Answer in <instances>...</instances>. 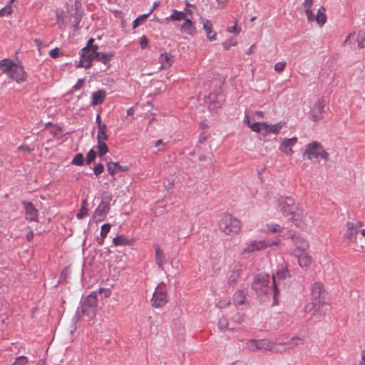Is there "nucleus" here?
I'll use <instances>...</instances> for the list:
<instances>
[{"instance_id":"39","label":"nucleus","mask_w":365,"mask_h":365,"mask_svg":"<svg viewBox=\"0 0 365 365\" xmlns=\"http://www.w3.org/2000/svg\"><path fill=\"white\" fill-rule=\"evenodd\" d=\"M268 230L273 233H281L283 232V228L277 224H267Z\"/></svg>"},{"instance_id":"44","label":"nucleus","mask_w":365,"mask_h":365,"mask_svg":"<svg viewBox=\"0 0 365 365\" xmlns=\"http://www.w3.org/2000/svg\"><path fill=\"white\" fill-rule=\"evenodd\" d=\"M28 363V359L24 356H21L15 359L12 365H25Z\"/></svg>"},{"instance_id":"23","label":"nucleus","mask_w":365,"mask_h":365,"mask_svg":"<svg viewBox=\"0 0 365 365\" xmlns=\"http://www.w3.org/2000/svg\"><path fill=\"white\" fill-rule=\"evenodd\" d=\"M347 230L345 232L344 237L349 241V243L357 244L356 237L359 232L356 228L353 227V222H348L346 223Z\"/></svg>"},{"instance_id":"31","label":"nucleus","mask_w":365,"mask_h":365,"mask_svg":"<svg viewBox=\"0 0 365 365\" xmlns=\"http://www.w3.org/2000/svg\"><path fill=\"white\" fill-rule=\"evenodd\" d=\"M170 19L173 21H180L182 20L185 21V19H187L186 15L184 12L179 11L176 9H173L172 11V13L170 16Z\"/></svg>"},{"instance_id":"7","label":"nucleus","mask_w":365,"mask_h":365,"mask_svg":"<svg viewBox=\"0 0 365 365\" xmlns=\"http://www.w3.org/2000/svg\"><path fill=\"white\" fill-rule=\"evenodd\" d=\"M303 158L311 160L312 158H322L327 160L328 154L325 152L322 145L317 142H312L306 145Z\"/></svg>"},{"instance_id":"22","label":"nucleus","mask_w":365,"mask_h":365,"mask_svg":"<svg viewBox=\"0 0 365 365\" xmlns=\"http://www.w3.org/2000/svg\"><path fill=\"white\" fill-rule=\"evenodd\" d=\"M158 61L160 64V69H167L172 66L174 61L173 56L167 52H164L160 55Z\"/></svg>"},{"instance_id":"2","label":"nucleus","mask_w":365,"mask_h":365,"mask_svg":"<svg viewBox=\"0 0 365 365\" xmlns=\"http://www.w3.org/2000/svg\"><path fill=\"white\" fill-rule=\"evenodd\" d=\"M0 70L18 83H23L26 80L24 68L9 58H4L0 61Z\"/></svg>"},{"instance_id":"21","label":"nucleus","mask_w":365,"mask_h":365,"mask_svg":"<svg viewBox=\"0 0 365 365\" xmlns=\"http://www.w3.org/2000/svg\"><path fill=\"white\" fill-rule=\"evenodd\" d=\"M180 31L182 34H185L189 36H194L197 34V29L193 22L187 19L182 24H181Z\"/></svg>"},{"instance_id":"42","label":"nucleus","mask_w":365,"mask_h":365,"mask_svg":"<svg viewBox=\"0 0 365 365\" xmlns=\"http://www.w3.org/2000/svg\"><path fill=\"white\" fill-rule=\"evenodd\" d=\"M286 66H287L286 61H279L274 64V68L276 72L281 73L284 70Z\"/></svg>"},{"instance_id":"33","label":"nucleus","mask_w":365,"mask_h":365,"mask_svg":"<svg viewBox=\"0 0 365 365\" xmlns=\"http://www.w3.org/2000/svg\"><path fill=\"white\" fill-rule=\"evenodd\" d=\"M128 240L123 235H118L113 240L115 246L125 245L128 244Z\"/></svg>"},{"instance_id":"55","label":"nucleus","mask_w":365,"mask_h":365,"mask_svg":"<svg viewBox=\"0 0 365 365\" xmlns=\"http://www.w3.org/2000/svg\"><path fill=\"white\" fill-rule=\"evenodd\" d=\"M18 150L25 153H31L34 149L30 148L27 145H22L18 148Z\"/></svg>"},{"instance_id":"53","label":"nucleus","mask_w":365,"mask_h":365,"mask_svg":"<svg viewBox=\"0 0 365 365\" xmlns=\"http://www.w3.org/2000/svg\"><path fill=\"white\" fill-rule=\"evenodd\" d=\"M148 45V39L145 36H143L140 39V46L141 48H145Z\"/></svg>"},{"instance_id":"24","label":"nucleus","mask_w":365,"mask_h":365,"mask_svg":"<svg viewBox=\"0 0 365 365\" xmlns=\"http://www.w3.org/2000/svg\"><path fill=\"white\" fill-rule=\"evenodd\" d=\"M107 170L110 175H114L115 174L120 172L128 171V167L120 165L118 163L109 162L107 163Z\"/></svg>"},{"instance_id":"35","label":"nucleus","mask_w":365,"mask_h":365,"mask_svg":"<svg viewBox=\"0 0 365 365\" xmlns=\"http://www.w3.org/2000/svg\"><path fill=\"white\" fill-rule=\"evenodd\" d=\"M237 38H235V37H232V38H230V39H228V40H227V41H224V42L222 43V46H223L224 49L227 51V50L230 49V48L231 46H236V45H237Z\"/></svg>"},{"instance_id":"12","label":"nucleus","mask_w":365,"mask_h":365,"mask_svg":"<svg viewBox=\"0 0 365 365\" xmlns=\"http://www.w3.org/2000/svg\"><path fill=\"white\" fill-rule=\"evenodd\" d=\"M310 216L308 212L302 205H299L297 211L296 210L295 212H294L293 217H292L290 220H292L296 226L304 227L307 225Z\"/></svg>"},{"instance_id":"36","label":"nucleus","mask_w":365,"mask_h":365,"mask_svg":"<svg viewBox=\"0 0 365 365\" xmlns=\"http://www.w3.org/2000/svg\"><path fill=\"white\" fill-rule=\"evenodd\" d=\"M149 16V14H145L139 16L138 18H136L133 23V29H136L142 22L145 21L147 18Z\"/></svg>"},{"instance_id":"34","label":"nucleus","mask_w":365,"mask_h":365,"mask_svg":"<svg viewBox=\"0 0 365 365\" xmlns=\"http://www.w3.org/2000/svg\"><path fill=\"white\" fill-rule=\"evenodd\" d=\"M87 205H88L87 201L83 200L82 202V205H81V210H80L79 212L77 214V218L82 219L88 215Z\"/></svg>"},{"instance_id":"19","label":"nucleus","mask_w":365,"mask_h":365,"mask_svg":"<svg viewBox=\"0 0 365 365\" xmlns=\"http://www.w3.org/2000/svg\"><path fill=\"white\" fill-rule=\"evenodd\" d=\"M292 240L296 247V250H294V255H297V251H300L302 253L309 247L308 241L300 236L294 235L292 237Z\"/></svg>"},{"instance_id":"13","label":"nucleus","mask_w":365,"mask_h":365,"mask_svg":"<svg viewBox=\"0 0 365 365\" xmlns=\"http://www.w3.org/2000/svg\"><path fill=\"white\" fill-rule=\"evenodd\" d=\"M297 142L298 138L297 137H293L292 138H280L279 150L286 155L292 156L294 154L292 148L297 144Z\"/></svg>"},{"instance_id":"26","label":"nucleus","mask_w":365,"mask_h":365,"mask_svg":"<svg viewBox=\"0 0 365 365\" xmlns=\"http://www.w3.org/2000/svg\"><path fill=\"white\" fill-rule=\"evenodd\" d=\"M106 96V93L104 90H99L92 95V106L101 105L103 103Z\"/></svg>"},{"instance_id":"11","label":"nucleus","mask_w":365,"mask_h":365,"mask_svg":"<svg viewBox=\"0 0 365 365\" xmlns=\"http://www.w3.org/2000/svg\"><path fill=\"white\" fill-rule=\"evenodd\" d=\"M98 49L83 48L81 50V58L77 67L88 68L92 66V61L96 57Z\"/></svg>"},{"instance_id":"27","label":"nucleus","mask_w":365,"mask_h":365,"mask_svg":"<svg viewBox=\"0 0 365 365\" xmlns=\"http://www.w3.org/2000/svg\"><path fill=\"white\" fill-rule=\"evenodd\" d=\"M240 276V268H236V269L232 270L229 273L228 277H227V284L230 286H232V287L235 286L237 283Z\"/></svg>"},{"instance_id":"58","label":"nucleus","mask_w":365,"mask_h":365,"mask_svg":"<svg viewBox=\"0 0 365 365\" xmlns=\"http://www.w3.org/2000/svg\"><path fill=\"white\" fill-rule=\"evenodd\" d=\"M313 4L312 0H304L303 2V6L305 9H310Z\"/></svg>"},{"instance_id":"15","label":"nucleus","mask_w":365,"mask_h":365,"mask_svg":"<svg viewBox=\"0 0 365 365\" xmlns=\"http://www.w3.org/2000/svg\"><path fill=\"white\" fill-rule=\"evenodd\" d=\"M324 106V101L322 98L318 99L311 108L309 112V118L314 121H317L322 119L323 117Z\"/></svg>"},{"instance_id":"16","label":"nucleus","mask_w":365,"mask_h":365,"mask_svg":"<svg viewBox=\"0 0 365 365\" xmlns=\"http://www.w3.org/2000/svg\"><path fill=\"white\" fill-rule=\"evenodd\" d=\"M22 205L25 209V218L29 221H36L38 212L30 202L23 201Z\"/></svg>"},{"instance_id":"32","label":"nucleus","mask_w":365,"mask_h":365,"mask_svg":"<svg viewBox=\"0 0 365 365\" xmlns=\"http://www.w3.org/2000/svg\"><path fill=\"white\" fill-rule=\"evenodd\" d=\"M112 56H113V55L111 53L96 52V58H97L98 61H101L103 64L107 65L109 63Z\"/></svg>"},{"instance_id":"29","label":"nucleus","mask_w":365,"mask_h":365,"mask_svg":"<svg viewBox=\"0 0 365 365\" xmlns=\"http://www.w3.org/2000/svg\"><path fill=\"white\" fill-rule=\"evenodd\" d=\"M246 298V294L242 290L237 291L233 296V302L235 306L238 307L244 304Z\"/></svg>"},{"instance_id":"41","label":"nucleus","mask_w":365,"mask_h":365,"mask_svg":"<svg viewBox=\"0 0 365 365\" xmlns=\"http://www.w3.org/2000/svg\"><path fill=\"white\" fill-rule=\"evenodd\" d=\"M246 348L252 351L258 350L257 340L251 339L246 342Z\"/></svg>"},{"instance_id":"45","label":"nucleus","mask_w":365,"mask_h":365,"mask_svg":"<svg viewBox=\"0 0 365 365\" xmlns=\"http://www.w3.org/2000/svg\"><path fill=\"white\" fill-rule=\"evenodd\" d=\"M219 328L222 330H225L228 329V322L226 318L221 317L218 321Z\"/></svg>"},{"instance_id":"18","label":"nucleus","mask_w":365,"mask_h":365,"mask_svg":"<svg viewBox=\"0 0 365 365\" xmlns=\"http://www.w3.org/2000/svg\"><path fill=\"white\" fill-rule=\"evenodd\" d=\"M153 247L155 250V262L159 268L163 269L164 264L166 263V257L164 251L158 244L153 245Z\"/></svg>"},{"instance_id":"3","label":"nucleus","mask_w":365,"mask_h":365,"mask_svg":"<svg viewBox=\"0 0 365 365\" xmlns=\"http://www.w3.org/2000/svg\"><path fill=\"white\" fill-rule=\"evenodd\" d=\"M244 122L249 126V128L255 133H261L263 136H267L269 134L272 133L277 135L279 133L281 129L284 126V121L278 122L276 124H267L265 122H251L250 118L245 115Z\"/></svg>"},{"instance_id":"57","label":"nucleus","mask_w":365,"mask_h":365,"mask_svg":"<svg viewBox=\"0 0 365 365\" xmlns=\"http://www.w3.org/2000/svg\"><path fill=\"white\" fill-rule=\"evenodd\" d=\"M93 42H94L93 38H89L87 42L86 46L85 48L98 49V46L93 44Z\"/></svg>"},{"instance_id":"48","label":"nucleus","mask_w":365,"mask_h":365,"mask_svg":"<svg viewBox=\"0 0 365 365\" xmlns=\"http://www.w3.org/2000/svg\"><path fill=\"white\" fill-rule=\"evenodd\" d=\"M233 320L237 324H241L245 320V315L242 313L238 312L233 316Z\"/></svg>"},{"instance_id":"54","label":"nucleus","mask_w":365,"mask_h":365,"mask_svg":"<svg viewBox=\"0 0 365 365\" xmlns=\"http://www.w3.org/2000/svg\"><path fill=\"white\" fill-rule=\"evenodd\" d=\"M305 14L308 21H313L315 20V16H314L313 12L311 9H305Z\"/></svg>"},{"instance_id":"38","label":"nucleus","mask_w":365,"mask_h":365,"mask_svg":"<svg viewBox=\"0 0 365 365\" xmlns=\"http://www.w3.org/2000/svg\"><path fill=\"white\" fill-rule=\"evenodd\" d=\"M241 31H242V29H241V27L238 26V21L237 20L235 21L234 26L228 27L227 29V32L230 33V34L232 33V34H235L236 35L240 34Z\"/></svg>"},{"instance_id":"10","label":"nucleus","mask_w":365,"mask_h":365,"mask_svg":"<svg viewBox=\"0 0 365 365\" xmlns=\"http://www.w3.org/2000/svg\"><path fill=\"white\" fill-rule=\"evenodd\" d=\"M152 305L156 308L163 307L167 302L166 287L164 283H160L151 299Z\"/></svg>"},{"instance_id":"25","label":"nucleus","mask_w":365,"mask_h":365,"mask_svg":"<svg viewBox=\"0 0 365 365\" xmlns=\"http://www.w3.org/2000/svg\"><path fill=\"white\" fill-rule=\"evenodd\" d=\"M297 256L299 265L303 269H308L313 263L312 258L305 252H302Z\"/></svg>"},{"instance_id":"43","label":"nucleus","mask_w":365,"mask_h":365,"mask_svg":"<svg viewBox=\"0 0 365 365\" xmlns=\"http://www.w3.org/2000/svg\"><path fill=\"white\" fill-rule=\"evenodd\" d=\"M110 225L108 223H106L102 225L101 229V236L102 238H105L108 233L110 232Z\"/></svg>"},{"instance_id":"28","label":"nucleus","mask_w":365,"mask_h":365,"mask_svg":"<svg viewBox=\"0 0 365 365\" xmlns=\"http://www.w3.org/2000/svg\"><path fill=\"white\" fill-rule=\"evenodd\" d=\"M325 8L322 6L319 8L317 16H315V21L320 27L323 26L327 21V15L325 14Z\"/></svg>"},{"instance_id":"61","label":"nucleus","mask_w":365,"mask_h":365,"mask_svg":"<svg viewBox=\"0 0 365 365\" xmlns=\"http://www.w3.org/2000/svg\"><path fill=\"white\" fill-rule=\"evenodd\" d=\"M159 5H160V2L159 1H155L153 3V7L150 10V11L148 13V14H149V16L156 9L157 7L159 6Z\"/></svg>"},{"instance_id":"8","label":"nucleus","mask_w":365,"mask_h":365,"mask_svg":"<svg viewBox=\"0 0 365 365\" xmlns=\"http://www.w3.org/2000/svg\"><path fill=\"white\" fill-rule=\"evenodd\" d=\"M97 306V294L93 292L84 299L81 304V312L88 317H93L96 315Z\"/></svg>"},{"instance_id":"14","label":"nucleus","mask_w":365,"mask_h":365,"mask_svg":"<svg viewBox=\"0 0 365 365\" xmlns=\"http://www.w3.org/2000/svg\"><path fill=\"white\" fill-rule=\"evenodd\" d=\"M269 247H270V242L269 240H253L243 250L242 253L250 254L255 252L265 250Z\"/></svg>"},{"instance_id":"50","label":"nucleus","mask_w":365,"mask_h":365,"mask_svg":"<svg viewBox=\"0 0 365 365\" xmlns=\"http://www.w3.org/2000/svg\"><path fill=\"white\" fill-rule=\"evenodd\" d=\"M104 171V166L102 164H98L93 168L94 174L98 176Z\"/></svg>"},{"instance_id":"47","label":"nucleus","mask_w":365,"mask_h":365,"mask_svg":"<svg viewBox=\"0 0 365 365\" xmlns=\"http://www.w3.org/2000/svg\"><path fill=\"white\" fill-rule=\"evenodd\" d=\"M357 43L359 48L365 47V35L359 34L357 36Z\"/></svg>"},{"instance_id":"1","label":"nucleus","mask_w":365,"mask_h":365,"mask_svg":"<svg viewBox=\"0 0 365 365\" xmlns=\"http://www.w3.org/2000/svg\"><path fill=\"white\" fill-rule=\"evenodd\" d=\"M311 295L314 300V306L317 307L314 314L318 316L325 315L329 309V304L327 302V294L323 283L320 282H314L311 287Z\"/></svg>"},{"instance_id":"6","label":"nucleus","mask_w":365,"mask_h":365,"mask_svg":"<svg viewBox=\"0 0 365 365\" xmlns=\"http://www.w3.org/2000/svg\"><path fill=\"white\" fill-rule=\"evenodd\" d=\"M242 223L230 214L225 215L219 222V230L225 235L233 237L241 232Z\"/></svg>"},{"instance_id":"9","label":"nucleus","mask_w":365,"mask_h":365,"mask_svg":"<svg viewBox=\"0 0 365 365\" xmlns=\"http://www.w3.org/2000/svg\"><path fill=\"white\" fill-rule=\"evenodd\" d=\"M299 204L297 203L293 198L285 197L280 201V207L282 215L287 220L293 217L294 212L297 211Z\"/></svg>"},{"instance_id":"56","label":"nucleus","mask_w":365,"mask_h":365,"mask_svg":"<svg viewBox=\"0 0 365 365\" xmlns=\"http://www.w3.org/2000/svg\"><path fill=\"white\" fill-rule=\"evenodd\" d=\"M58 53H59V49L58 48L51 49L49 51V56L51 58H55L58 57Z\"/></svg>"},{"instance_id":"46","label":"nucleus","mask_w":365,"mask_h":365,"mask_svg":"<svg viewBox=\"0 0 365 365\" xmlns=\"http://www.w3.org/2000/svg\"><path fill=\"white\" fill-rule=\"evenodd\" d=\"M96 156V153L93 150H90L86 155V163L89 165L91 162H93Z\"/></svg>"},{"instance_id":"5","label":"nucleus","mask_w":365,"mask_h":365,"mask_svg":"<svg viewBox=\"0 0 365 365\" xmlns=\"http://www.w3.org/2000/svg\"><path fill=\"white\" fill-rule=\"evenodd\" d=\"M253 288L258 294H267L274 291V299H276L278 290L275 284V277H272V284L270 285L269 276L265 273L259 274L253 282Z\"/></svg>"},{"instance_id":"60","label":"nucleus","mask_w":365,"mask_h":365,"mask_svg":"<svg viewBox=\"0 0 365 365\" xmlns=\"http://www.w3.org/2000/svg\"><path fill=\"white\" fill-rule=\"evenodd\" d=\"M269 241L270 242V247L271 246H279L281 244V241L278 238H276L272 241H270V240H269Z\"/></svg>"},{"instance_id":"63","label":"nucleus","mask_w":365,"mask_h":365,"mask_svg":"<svg viewBox=\"0 0 365 365\" xmlns=\"http://www.w3.org/2000/svg\"><path fill=\"white\" fill-rule=\"evenodd\" d=\"M33 237H34V233H33V231H31H31L27 234V235H26V238H27L28 241H31V240H32Z\"/></svg>"},{"instance_id":"49","label":"nucleus","mask_w":365,"mask_h":365,"mask_svg":"<svg viewBox=\"0 0 365 365\" xmlns=\"http://www.w3.org/2000/svg\"><path fill=\"white\" fill-rule=\"evenodd\" d=\"M12 12V8L10 6H5L0 10V16H9Z\"/></svg>"},{"instance_id":"20","label":"nucleus","mask_w":365,"mask_h":365,"mask_svg":"<svg viewBox=\"0 0 365 365\" xmlns=\"http://www.w3.org/2000/svg\"><path fill=\"white\" fill-rule=\"evenodd\" d=\"M109 210V203L104 201L101 202L94 212V217L97 218L98 221L104 220Z\"/></svg>"},{"instance_id":"17","label":"nucleus","mask_w":365,"mask_h":365,"mask_svg":"<svg viewBox=\"0 0 365 365\" xmlns=\"http://www.w3.org/2000/svg\"><path fill=\"white\" fill-rule=\"evenodd\" d=\"M202 28L206 34V37L210 41L217 40V33L213 30L212 22L206 19L201 18Z\"/></svg>"},{"instance_id":"4","label":"nucleus","mask_w":365,"mask_h":365,"mask_svg":"<svg viewBox=\"0 0 365 365\" xmlns=\"http://www.w3.org/2000/svg\"><path fill=\"white\" fill-rule=\"evenodd\" d=\"M302 343V339L299 337H294L291 339L290 343L274 342L268 339L257 340L259 349L269 350L272 352L278 353L285 351L294 346H297Z\"/></svg>"},{"instance_id":"37","label":"nucleus","mask_w":365,"mask_h":365,"mask_svg":"<svg viewBox=\"0 0 365 365\" xmlns=\"http://www.w3.org/2000/svg\"><path fill=\"white\" fill-rule=\"evenodd\" d=\"M98 154L103 156L108 152V148L105 142L98 143Z\"/></svg>"},{"instance_id":"59","label":"nucleus","mask_w":365,"mask_h":365,"mask_svg":"<svg viewBox=\"0 0 365 365\" xmlns=\"http://www.w3.org/2000/svg\"><path fill=\"white\" fill-rule=\"evenodd\" d=\"M107 126L106 124L103 123L101 125H98V133H106Z\"/></svg>"},{"instance_id":"62","label":"nucleus","mask_w":365,"mask_h":365,"mask_svg":"<svg viewBox=\"0 0 365 365\" xmlns=\"http://www.w3.org/2000/svg\"><path fill=\"white\" fill-rule=\"evenodd\" d=\"M364 225V222L361 221H357L356 223H353L354 228H356L359 231V229Z\"/></svg>"},{"instance_id":"52","label":"nucleus","mask_w":365,"mask_h":365,"mask_svg":"<svg viewBox=\"0 0 365 365\" xmlns=\"http://www.w3.org/2000/svg\"><path fill=\"white\" fill-rule=\"evenodd\" d=\"M99 293L103 294L105 298H109L111 295V290L108 288H100Z\"/></svg>"},{"instance_id":"64","label":"nucleus","mask_w":365,"mask_h":365,"mask_svg":"<svg viewBox=\"0 0 365 365\" xmlns=\"http://www.w3.org/2000/svg\"><path fill=\"white\" fill-rule=\"evenodd\" d=\"M360 362L365 364V350H363L361 352V361H360Z\"/></svg>"},{"instance_id":"51","label":"nucleus","mask_w":365,"mask_h":365,"mask_svg":"<svg viewBox=\"0 0 365 365\" xmlns=\"http://www.w3.org/2000/svg\"><path fill=\"white\" fill-rule=\"evenodd\" d=\"M108 138L106 133H98L97 134V143L105 142Z\"/></svg>"},{"instance_id":"40","label":"nucleus","mask_w":365,"mask_h":365,"mask_svg":"<svg viewBox=\"0 0 365 365\" xmlns=\"http://www.w3.org/2000/svg\"><path fill=\"white\" fill-rule=\"evenodd\" d=\"M84 158L82 153H78L72 160V164L77 166H81L83 164Z\"/></svg>"},{"instance_id":"30","label":"nucleus","mask_w":365,"mask_h":365,"mask_svg":"<svg viewBox=\"0 0 365 365\" xmlns=\"http://www.w3.org/2000/svg\"><path fill=\"white\" fill-rule=\"evenodd\" d=\"M274 276L275 277V280L277 279L278 280H283V279H285L286 278L289 277V272L287 268V265L282 266L281 268H279L277 270L276 276L275 275H274Z\"/></svg>"}]
</instances>
